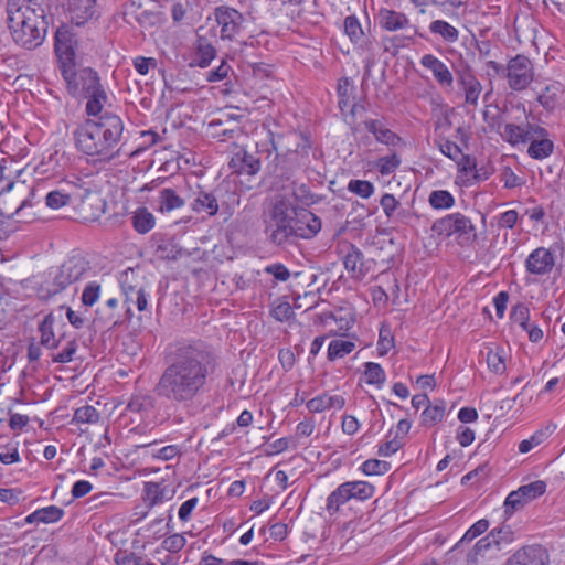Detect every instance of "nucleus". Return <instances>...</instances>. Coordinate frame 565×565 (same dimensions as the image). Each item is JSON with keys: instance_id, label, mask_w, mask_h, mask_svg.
<instances>
[{"instance_id": "f257e3e1", "label": "nucleus", "mask_w": 565, "mask_h": 565, "mask_svg": "<svg viewBox=\"0 0 565 565\" xmlns=\"http://www.w3.org/2000/svg\"><path fill=\"white\" fill-rule=\"evenodd\" d=\"M217 366L216 354L205 343L178 342L167 352L153 392L173 405L193 406L209 391Z\"/></svg>"}, {"instance_id": "f03ea898", "label": "nucleus", "mask_w": 565, "mask_h": 565, "mask_svg": "<svg viewBox=\"0 0 565 565\" xmlns=\"http://www.w3.org/2000/svg\"><path fill=\"white\" fill-rule=\"evenodd\" d=\"M125 122L115 111L105 110L97 118L85 119L75 130V146L95 162L108 163L120 156Z\"/></svg>"}, {"instance_id": "7ed1b4c3", "label": "nucleus", "mask_w": 565, "mask_h": 565, "mask_svg": "<svg viewBox=\"0 0 565 565\" xmlns=\"http://www.w3.org/2000/svg\"><path fill=\"white\" fill-rule=\"evenodd\" d=\"M46 11L44 0H8L7 23L13 41L28 50L39 46L52 21Z\"/></svg>"}, {"instance_id": "20e7f679", "label": "nucleus", "mask_w": 565, "mask_h": 565, "mask_svg": "<svg viewBox=\"0 0 565 565\" xmlns=\"http://www.w3.org/2000/svg\"><path fill=\"white\" fill-rule=\"evenodd\" d=\"M233 146L234 148L232 151V157L228 161V168L231 169L232 174L237 175H256L260 171L262 162L269 160L273 156V152H277L274 139L271 137L256 142L255 146L250 149L238 146L236 143ZM279 159L280 154L275 153L274 160Z\"/></svg>"}, {"instance_id": "39448f33", "label": "nucleus", "mask_w": 565, "mask_h": 565, "mask_svg": "<svg viewBox=\"0 0 565 565\" xmlns=\"http://www.w3.org/2000/svg\"><path fill=\"white\" fill-rule=\"evenodd\" d=\"M292 209L284 200L277 201L265 226V233L270 243L280 246L294 236Z\"/></svg>"}, {"instance_id": "423d86ee", "label": "nucleus", "mask_w": 565, "mask_h": 565, "mask_svg": "<svg viewBox=\"0 0 565 565\" xmlns=\"http://www.w3.org/2000/svg\"><path fill=\"white\" fill-rule=\"evenodd\" d=\"M66 88L73 97H83L102 85L98 73L90 67L67 66L62 74Z\"/></svg>"}, {"instance_id": "0eeeda50", "label": "nucleus", "mask_w": 565, "mask_h": 565, "mask_svg": "<svg viewBox=\"0 0 565 565\" xmlns=\"http://www.w3.org/2000/svg\"><path fill=\"white\" fill-rule=\"evenodd\" d=\"M431 231L440 236L449 237L456 235L458 239L469 242L476 238L475 226L471 220L457 212L436 220Z\"/></svg>"}, {"instance_id": "6e6552de", "label": "nucleus", "mask_w": 565, "mask_h": 565, "mask_svg": "<svg viewBox=\"0 0 565 565\" xmlns=\"http://www.w3.org/2000/svg\"><path fill=\"white\" fill-rule=\"evenodd\" d=\"M89 269V263L79 255L68 257L56 270L52 281V294L65 290L81 280Z\"/></svg>"}, {"instance_id": "1a4fd4ad", "label": "nucleus", "mask_w": 565, "mask_h": 565, "mask_svg": "<svg viewBox=\"0 0 565 565\" xmlns=\"http://www.w3.org/2000/svg\"><path fill=\"white\" fill-rule=\"evenodd\" d=\"M214 17L220 26L222 40H234L244 29L245 18L234 8L220 6L214 9Z\"/></svg>"}, {"instance_id": "9d476101", "label": "nucleus", "mask_w": 565, "mask_h": 565, "mask_svg": "<svg viewBox=\"0 0 565 565\" xmlns=\"http://www.w3.org/2000/svg\"><path fill=\"white\" fill-rule=\"evenodd\" d=\"M507 77L512 89H525L533 81L532 62L524 55L511 58L507 65Z\"/></svg>"}, {"instance_id": "9b49d317", "label": "nucleus", "mask_w": 565, "mask_h": 565, "mask_svg": "<svg viewBox=\"0 0 565 565\" xmlns=\"http://www.w3.org/2000/svg\"><path fill=\"white\" fill-rule=\"evenodd\" d=\"M67 14L77 26H82L99 18L97 0H67Z\"/></svg>"}, {"instance_id": "f8f14e48", "label": "nucleus", "mask_w": 565, "mask_h": 565, "mask_svg": "<svg viewBox=\"0 0 565 565\" xmlns=\"http://www.w3.org/2000/svg\"><path fill=\"white\" fill-rule=\"evenodd\" d=\"M294 216V236L302 239L315 237L321 230V220L312 212L302 210L297 213L292 209Z\"/></svg>"}, {"instance_id": "ddd939ff", "label": "nucleus", "mask_w": 565, "mask_h": 565, "mask_svg": "<svg viewBox=\"0 0 565 565\" xmlns=\"http://www.w3.org/2000/svg\"><path fill=\"white\" fill-rule=\"evenodd\" d=\"M501 135L509 143L516 146L519 143H526L535 136H544L548 134L545 128L527 122L525 126L507 124Z\"/></svg>"}, {"instance_id": "4468645a", "label": "nucleus", "mask_w": 565, "mask_h": 565, "mask_svg": "<svg viewBox=\"0 0 565 565\" xmlns=\"http://www.w3.org/2000/svg\"><path fill=\"white\" fill-rule=\"evenodd\" d=\"M377 19L381 28L390 32L412 29L413 33L404 39L413 40L417 34L416 28L411 25L409 19L403 12L383 8L379 11Z\"/></svg>"}, {"instance_id": "2eb2a0df", "label": "nucleus", "mask_w": 565, "mask_h": 565, "mask_svg": "<svg viewBox=\"0 0 565 565\" xmlns=\"http://www.w3.org/2000/svg\"><path fill=\"white\" fill-rule=\"evenodd\" d=\"M55 53L60 62V70L63 74V70L67 66L75 67V51L72 44V35L67 30L58 29L55 33Z\"/></svg>"}, {"instance_id": "dca6fc26", "label": "nucleus", "mask_w": 565, "mask_h": 565, "mask_svg": "<svg viewBox=\"0 0 565 565\" xmlns=\"http://www.w3.org/2000/svg\"><path fill=\"white\" fill-rule=\"evenodd\" d=\"M555 265L554 256L550 249L539 247L525 260V268L534 275L548 274Z\"/></svg>"}, {"instance_id": "f3484780", "label": "nucleus", "mask_w": 565, "mask_h": 565, "mask_svg": "<svg viewBox=\"0 0 565 565\" xmlns=\"http://www.w3.org/2000/svg\"><path fill=\"white\" fill-rule=\"evenodd\" d=\"M218 190L205 191L199 189L191 202V210L198 214L205 213L207 216H215L218 213Z\"/></svg>"}, {"instance_id": "a211bd4d", "label": "nucleus", "mask_w": 565, "mask_h": 565, "mask_svg": "<svg viewBox=\"0 0 565 565\" xmlns=\"http://www.w3.org/2000/svg\"><path fill=\"white\" fill-rule=\"evenodd\" d=\"M420 64L427 68L430 70L435 79L438 82L439 85L445 87H451L454 83L452 74L447 67V65L441 62L439 58H437L433 54H425L420 58Z\"/></svg>"}, {"instance_id": "6ab92c4d", "label": "nucleus", "mask_w": 565, "mask_h": 565, "mask_svg": "<svg viewBox=\"0 0 565 565\" xmlns=\"http://www.w3.org/2000/svg\"><path fill=\"white\" fill-rule=\"evenodd\" d=\"M290 138L295 141L296 147L295 149L289 148L286 154H284V158L289 160L292 166L300 167L303 164V159L308 157L311 140L302 132H294L290 135Z\"/></svg>"}, {"instance_id": "aec40b11", "label": "nucleus", "mask_w": 565, "mask_h": 565, "mask_svg": "<svg viewBox=\"0 0 565 565\" xmlns=\"http://www.w3.org/2000/svg\"><path fill=\"white\" fill-rule=\"evenodd\" d=\"M363 125L365 129L374 136L377 142L395 147L402 141V138L397 134L385 127V125L381 120L366 119L363 122Z\"/></svg>"}, {"instance_id": "412c9836", "label": "nucleus", "mask_w": 565, "mask_h": 565, "mask_svg": "<svg viewBox=\"0 0 565 565\" xmlns=\"http://www.w3.org/2000/svg\"><path fill=\"white\" fill-rule=\"evenodd\" d=\"M87 102L85 105V113L88 117L97 118L105 111V106L108 105L109 98L103 85L84 96Z\"/></svg>"}, {"instance_id": "4be33fe9", "label": "nucleus", "mask_w": 565, "mask_h": 565, "mask_svg": "<svg viewBox=\"0 0 565 565\" xmlns=\"http://www.w3.org/2000/svg\"><path fill=\"white\" fill-rule=\"evenodd\" d=\"M458 84L465 92V103L471 106L478 105L479 95L482 90L481 83L471 73L460 74Z\"/></svg>"}, {"instance_id": "5701e85b", "label": "nucleus", "mask_w": 565, "mask_h": 565, "mask_svg": "<svg viewBox=\"0 0 565 565\" xmlns=\"http://www.w3.org/2000/svg\"><path fill=\"white\" fill-rule=\"evenodd\" d=\"M345 404V399L341 395L322 394L307 402V408L311 413H321L327 409H341Z\"/></svg>"}, {"instance_id": "b1692460", "label": "nucleus", "mask_w": 565, "mask_h": 565, "mask_svg": "<svg viewBox=\"0 0 565 565\" xmlns=\"http://www.w3.org/2000/svg\"><path fill=\"white\" fill-rule=\"evenodd\" d=\"M185 201L181 198L175 190L171 188H164L160 190L157 200V211L164 214L170 213L174 210L183 207Z\"/></svg>"}, {"instance_id": "393cba45", "label": "nucleus", "mask_w": 565, "mask_h": 565, "mask_svg": "<svg viewBox=\"0 0 565 565\" xmlns=\"http://www.w3.org/2000/svg\"><path fill=\"white\" fill-rule=\"evenodd\" d=\"M515 559H522L525 565H545L550 557L547 551L541 545H530L516 551Z\"/></svg>"}, {"instance_id": "a878e982", "label": "nucleus", "mask_w": 565, "mask_h": 565, "mask_svg": "<svg viewBox=\"0 0 565 565\" xmlns=\"http://www.w3.org/2000/svg\"><path fill=\"white\" fill-rule=\"evenodd\" d=\"M216 57V50L204 36H198L195 44V65L205 68Z\"/></svg>"}, {"instance_id": "bb28decb", "label": "nucleus", "mask_w": 565, "mask_h": 565, "mask_svg": "<svg viewBox=\"0 0 565 565\" xmlns=\"http://www.w3.org/2000/svg\"><path fill=\"white\" fill-rule=\"evenodd\" d=\"M363 259V253L356 246L350 245V248L344 256L343 264L345 269L351 274V277L362 278L365 276Z\"/></svg>"}, {"instance_id": "cd10ccee", "label": "nucleus", "mask_w": 565, "mask_h": 565, "mask_svg": "<svg viewBox=\"0 0 565 565\" xmlns=\"http://www.w3.org/2000/svg\"><path fill=\"white\" fill-rule=\"evenodd\" d=\"M531 143L527 149V154L536 160H542L552 154L554 150V143L547 138V135L535 136L530 139Z\"/></svg>"}, {"instance_id": "c85d7f7f", "label": "nucleus", "mask_w": 565, "mask_h": 565, "mask_svg": "<svg viewBox=\"0 0 565 565\" xmlns=\"http://www.w3.org/2000/svg\"><path fill=\"white\" fill-rule=\"evenodd\" d=\"M13 160L10 158L0 159V192H9L14 185L15 178L21 173L14 169Z\"/></svg>"}, {"instance_id": "c756f323", "label": "nucleus", "mask_w": 565, "mask_h": 565, "mask_svg": "<svg viewBox=\"0 0 565 565\" xmlns=\"http://www.w3.org/2000/svg\"><path fill=\"white\" fill-rule=\"evenodd\" d=\"M118 306L116 298H110L106 301L105 306L97 310L98 322H102L104 327L110 329L121 323L120 316L115 312Z\"/></svg>"}, {"instance_id": "7c9ffc66", "label": "nucleus", "mask_w": 565, "mask_h": 565, "mask_svg": "<svg viewBox=\"0 0 565 565\" xmlns=\"http://www.w3.org/2000/svg\"><path fill=\"white\" fill-rule=\"evenodd\" d=\"M352 499V492L348 482L340 484L327 499V510L330 514L339 511L340 507Z\"/></svg>"}, {"instance_id": "2f4dec72", "label": "nucleus", "mask_w": 565, "mask_h": 565, "mask_svg": "<svg viewBox=\"0 0 565 565\" xmlns=\"http://www.w3.org/2000/svg\"><path fill=\"white\" fill-rule=\"evenodd\" d=\"M429 31L433 34L439 35L444 41L448 43H455L459 40V31L444 20H435L429 24Z\"/></svg>"}, {"instance_id": "473e14b6", "label": "nucleus", "mask_w": 565, "mask_h": 565, "mask_svg": "<svg viewBox=\"0 0 565 565\" xmlns=\"http://www.w3.org/2000/svg\"><path fill=\"white\" fill-rule=\"evenodd\" d=\"M131 218L134 228L140 234L150 232L156 224L154 216L146 207L137 209Z\"/></svg>"}, {"instance_id": "72a5a7b5", "label": "nucleus", "mask_w": 565, "mask_h": 565, "mask_svg": "<svg viewBox=\"0 0 565 565\" xmlns=\"http://www.w3.org/2000/svg\"><path fill=\"white\" fill-rule=\"evenodd\" d=\"M54 321V316L49 313L39 326V332L41 333V344L50 349L56 348L60 343V341L55 340L53 332Z\"/></svg>"}, {"instance_id": "f704fd0d", "label": "nucleus", "mask_w": 565, "mask_h": 565, "mask_svg": "<svg viewBox=\"0 0 565 565\" xmlns=\"http://www.w3.org/2000/svg\"><path fill=\"white\" fill-rule=\"evenodd\" d=\"M364 381L369 385H376L381 387L386 380L384 369L374 362L364 363V372H363Z\"/></svg>"}, {"instance_id": "c9c22d12", "label": "nucleus", "mask_w": 565, "mask_h": 565, "mask_svg": "<svg viewBox=\"0 0 565 565\" xmlns=\"http://www.w3.org/2000/svg\"><path fill=\"white\" fill-rule=\"evenodd\" d=\"M446 413V404L444 401H439L435 405H427L422 413L423 425L434 426L435 424L443 420Z\"/></svg>"}, {"instance_id": "e433bc0d", "label": "nucleus", "mask_w": 565, "mask_h": 565, "mask_svg": "<svg viewBox=\"0 0 565 565\" xmlns=\"http://www.w3.org/2000/svg\"><path fill=\"white\" fill-rule=\"evenodd\" d=\"M355 348V343L349 340L335 339L329 343L328 359L333 361L351 353Z\"/></svg>"}, {"instance_id": "4c0bfd02", "label": "nucleus", "mask_w": 565, "mask_h": 565, "mask_svg": "<svg viewBox=\"0 0 565 565\" xmlns=\"http://www.w3.org/2000/svg\"><path fill=\"white\" fill-rule=\"evenodd\" d=\"M428 202L433 209L446 210L455 205L452 194L446 190H435L429 194Z\"/></svg>"}, {"instance_id": "58836bf2", "label": "nucleus", "mask_w": 565, "mask_h": 565, "mask_svg": "<svg viewBox=\"0 0 565 565\" xmlns=\"http://www.w3.org/2000/svg\"><path fill=\"white\" fill-rule=\"evenodd\" d=\"M489 527V521L486 519H481L477 521L473 525H471L467 532L463 534V536L460 539V541L448 552V554L457 551L461 544L466 542H471L477 536L484 533Z\"/></svg>"}, {"instance_id": "ea45409f", "label": "nucleus", "mask_w": 565, "mask_h": 565, "mask_svg": "<svg viewBox=\"0 0 565 565\" xmlns=\"http://www.w3.org/2000/svg\"><path fill=\"white\" fill-rule=\"evenodd\" d=\"M100 419L99 412L90 405L78 407L75 413L73 420L79 424H96Z\"/></svg>"}, {"instance_id": "a19ab883", "label": "nucleus", "mask_w": 565, "mask_h": 565, "mask_svg": "<svg viewBox=\"0 0 565 565\" xmlns=\"http://www.w3.org/2000/svg\"><path fill=\"white\" fill-rule=\"evenodd\" d=\"M153 407L152 398L148 395H136L132 396L129 401L126 409L136 413L139 415H143L148 413Z\"/></svg>"}, {"instance_id": "79ce46f5", "label": "nucleus", "mask_w": 565, "mask_h": 565, "mask_svg": "<svg viewBox=\"0 0 565 565\" xmlns=\"http://www.w3.org/2000/svg\"><path fill=\"white\" fill-rule=\"evenodd\" d=\"M344 32L352 43L358 44L363 41L364 32L354 15H349L344 19Z\"/></svg>"}, {"instance_id": "37998d69", "label": "nucleus", "mask_w": 565, "mask_h": 565, "mask_svg": "<svg viewBox=\"0 0 565 565\" xmlns=\"http://www.w3.org/2000/svg\"><path fill=\"white\" fill-rule=\"evenodd\" d=\"M114 559L117 565H152L149 561L128 550H118Z\"/></svg>"}, {"instance_id": "c03bdc74", "label": "nucleus", "mask_w": 565, "mask_h": 565, "mask_svg": "<svg viewBox=\"0 0 565 565\" xmlns=\"http://www.w3.org/2000/svg\"><path fill=\"white\" fill-rule=\"evenodd\" d=\"M352 499L366 500L373 497L375 488L365 481H348Z\"/></svg>"}, {"instance_id": "a18cd8bd", "label": "nucleus", "mask_w": 565, "mask_h": 565, "mask_svg": "<svg viewBox=\"0 0 565 565\" xmlns=\"http://www.w3.org/2000/svg\"><path fill=\"white\" fill-rule=\"evenodd\" d=\"M156 255L160 259L175 260L183 255V250L177 244L164 242L157 246Z\"/></svg>"}, {"instance_id": "49530a36", "label": "nucleus", "mask_w": 565, "mask_h": 565, "mask_svg": "<svg viewBox=\"0 0 565 565\" xmlns=\"http://www.w3.org/2000/svg\"><path fill=\"white\" fill-rule=\"evenodd\" d=\"M518 490L520 491L524 500L529 502L545 493L546 483L542 480H536L534 482L520 487Z\"/></svg>"}, {"instance_id": "de8ad7c7", "label": "nucleus", "mask_w": 565, "mask_h": 565, "mask_svg": "<svg viewBox=\"0 0 565 565\" xmlns=\"http://www.w3.org/2000/svg\"><path fill=\"white\" fill-rule=\"evenodd\" d=\"M361 470L366 476L384 475L390 470V463L379 459H369L362 463Z\"/></svg>"}, {"instance_id": "09e8293b", "label": "nucleus", "mask_w": 565, "mask_h": 565, "mask_svg": "<svg viewBox=\"0 0 565 565\" xmlns=\"http://www.w3.org/2000/svg\"><path fill=\"white\" fill-rule=\"evenodd\" d=\"M399 164L401 159L395 152L391 156L381 157L376 162L377 170L382 175L393 173Z\"/></svg>"}, {"instance_id": "8fccbe9b", "label": "nucleus", "mask_w": 565, "mask_h": 565, "mask_svg": "<svg viewBox=\"0 0 565 565\" xmlns=\"http://www.w3.org/2000/svg\"><path fill=\"white\" fill-rule=\"evenodd\" d=\"M143 499L148 502L150 508L160 503L163 500V489L160 488L159 483L147 482L145 484Z\"/></svg>"}, {"instance_id": "3c124183", "label": "nucleus", "mask_w": 565, "mask_h": 565, "mask_svg": "<svg viewBox=\"0 0 565 565\" xmlns=\"http://www.w3.org/2000/svg\"><path fill=\"white\" fill-rule=\"evenodd\" d=\"M348 190L363 199L370 198L374 193V185L366 180H351Z\"/></svg>"}, {"instance_id": "603ef678", "label": "nucleus", "mask_w": 565, "mask_h": 565, "mask_svg": "<svg viewBox=\"0 0 565 565\" xmlns=\"http://www.w3.org/2000/svg\"><path fill=\"white\" fill-rule=\"evenodd\" d=\"M510 318L513 323L519 324L523 330L529 328L530 310L523 303H518L512 308Z\"/></svg>"}, {"instance_id": "864d4df0", "label": "nucleus", "mask_w": 565, "mask_h": 565, "mask_svg": "<svg viewBox=\"0 0 565 565\" xmlns=\"http://www.w3.org/2000/svg\"><path fill=\"white\" fill-rule=\"evenodd\" d=\"M38 513L40 522L49 524L60 521L64 515V510L56 505H50L46 508L38 509Z\"/></svg>"}, {"instance_id": "5fc2aeb1", "label": "nucleus", "mask_w": 565, "mask_h": 565, "mask_svg": "<svg viewBox=\"0 0 565 565\" xmlns=\"http://www.w3.org/2000/svg\"><path fill=\"white\" fill-rule=\"evenodd\" d=\"M71 195L60 190L51 191L46 194L45 203L51 209H60L70 203Z\"/></svg>"}, {"instance_id": "6e6d98bb", "label": "nucleus", "mask_w": 565, "mask_h": 565, "mask_svg": "<svg viewBox=\"0 0 565 565\" xmlns=\"http://www.w3.org/2000/svg\"><path fill=\"white\" fill-rule=\"evenodd\" d=\"M439 150L443 154L451 160H457L460 156H462L467 163L470 161V158L468 156H463L461 148L454 141L445 140L439 142Z\"/></svg>"}, {"instance_id": "4d7b16f0", "label": "nucleus", "mask_w": 565, "mask_h": 565, "mask_svg": "<svg viewBox=\"0 0 565 565\" xmlns=\"http://www.w3.org/2000/svg\"><path fill=\"white\" fill-rule=\"evenodd\" d=\"M488 367L495 374H503L505 372V361L502 354L498 351L490 350L487 353Z\"/></svg>"}, {"instance_id": "13d9d810", "label": "nucleus", "mask_w": 565, "mask_h": 565, "mask_svg": "<svg viewBox=\"0 0 565 565\" xmlns=\"http://www.w3.org/2000/svg\"><path fill=\"white\" fill-rule=\"evenodd\" d=\"M527 503L519 490L512 491L504 501V513L510 516L514 511Z\"/></svg>"}, {"instance_id": "bf43d9fd", "label": "nucleus", "mask_w": 565, "mask_h": 565, "mask_svg": "<svg viewBox=\"0 0 565 565\" xmlns=\"http://www.w3.org/2000/svg\"><path fill=\"white\" fill-rule=\"evenodd\" d=\"M186 543V540L185 537L182 535V534H172L168 537H166L162 543H161V546L163 550L170 552V553H178L179 551H181L184 545Z\"/></svg>"}, {"instance_id": "052dcab7", "label": "nucleus", "mask_w": 565, "mask_h": 565, "mask_svg": "<svg viewBox=\"0 0 565 565\" xmlns=\"http://www.w3.org/2000/svg\"><path fill=\"white\" fill-rule=\"evenodd\" d=\"M490 537H492L494 545L500 548L501 544L510 543L513 541V532L510 526H502L493 529L490 532Z\"/></svg>"}, {"instance_id": "680f3d73", "label": "nucleus", "mask_w": 565, "mask_h": 565, "mask_svg": "<svg viewBox=\"0 0 565 565\" xmlns=\"http://www.w3.org/2000/svg\"><path fill=\"white\" fill-rule=\"evenodd\" d=\"M270 315L275 320L284 322L294 316V309L289 302L282 301L271 309Z\"/></svg>"}, {"instance_id": "e2e57ef3", "label": "nucleus", "mask_w": 565, "mask_h": 565, "mask_svg": "<svg viewBox=\"0 0 565 565\" xmlns=\"http://www.w3.org/2000/svg\"><path fill=\"white\" fill-rule=\"evenodd\" d=\"M491 545H494V543L492 542V537H490V533L480 539L473 546L472 551L468 554L467 556V561H468V564L471 565L473 563L477 562V556L487 551Z\"/></svg>"}, {"instance_id": "0e129e2a", "label": "nucleus", "mask_w": 565, "mask_h": 565, "mask_svg": "<svg viewBox=\"0 0 565 565\" xmlns=\"http://www.w3.org/2000/svg\"><path fill=\"white\" fill-rule=\"evenodd\" d=\"M99 292H100V285L96 281L89 282L85 287V289L82 294V302L85 306H89V307L93 306L98 300Z\"/></svg>"}, {"instance_id": "69168bd1", "label": "nucleus", "mask_w": 565, "mask_h": 565, "mask_svg": "<svg viewBox=\"0 0 565 565\" xmlns=\"http://www.w3.org/2000/svg\"><path fill=\"white\" fill-rule=\"evenodd\" d=\"M77 350V343L75 340L68 341L66 347L58 352L57 354L53 355V362L55 363H67L73 360V356Z\"/></svg>"}, {"instance_id": "338daca9", "label": "nucleus", "mask_w": 565, "mask_h": 565, "mask_svg": "<svg viewBox=\"0 0 565 565\" xmlns=\"http://www.w3.org/2000/svg\"><path fill=\"white\" fill-rule=\"evenodd\" d=\"M403 447V441L398 438L393 437L392 439L387 440L386 443L382 444L379 447V456L381 457H390L393 454H395L397 450H399Z\"/></svg>"}, {"instance_id": "774afa93", "label": "nucleus", "mask_w": 565, "mask_h": 565, "mask_svg": "<svg viewBox=\"0 0 565 565\" xmlns=\"http://www.w3.org/2000/svg\"><path fill=\"white\" fill-rule=\"evenodd\" d=\"M384 214L390 218L396 209L401 205L393 194L385 193L380 201Z\"/></svg>"}]
</instances>
